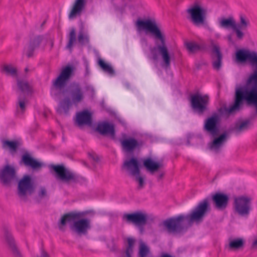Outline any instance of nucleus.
<instances>
[{
	"label": "nucleus",
	"instance_id": "nucleus-2",
	"mask_svg": "<svg viewBox=\"0 0 257 257\" xmlns=\"http://www.w3.org/2000/svg\"><path fill=\"white\" fill-rule=\"evenodd\" d=\"M210 210L208 199L205 198L198 203L191 213L168 218L163 221V225L169 233H180L187 228L186 224L191 226L193 222H202Z\"/></svg>",
	"mask_w": 257,
	"mask_h": 257
},
{
	"label": "nucleus",
	"instance_id": "nucleus-22",
	"mask_svg": "<svg viewBox=\"0 0 257 257\" xmlns=\"http://www.w3.org/2000/svg\"><path fill=\"white\" fill-rule=\"evenodd\" d=\"M17 93L22 94L23 96L29 95L32 92V86L25 79L17 78Z\"/></svg>",
	"mask_w": 257,
	"mask_h": 257
},
{
	"label": "nucleus",
	"instance_id": "nucleus-32",
	"mask_svg": "<svg viewBox=\"0 0 257 257\" xmlns=\"http://www.w3.org/2000/svg\"><path fill=\"white\" fill-rule=\"evenodd\" d=\"M244 241L243 239L238 238L233 239H229V243L226 248L229 250H237L243 248Z\"/></svg>",
	"mask_w": 257,
	"mask_h": 257
},
{
	"label": "nucleus",
	"instance_id": "nucleus-19",
	"mask_svg": "<svg viewBox=\"0 0 257 257\" xmlns=\"http://www.w3.org/2000/svg\"><path fill=\"white\" fill-rule=\"evenodd\" d=\"M96 131L103 136H109L111 139L115 138V131L113 124L103 121L98 123Z\"/></svg>",
	"mask_w": 257,
	"mask_h": 257
},
{
	"label": "nucleus",
	"instance_id": "nucleus-41",
	"mask_svg": "<svg viewBox=\"0 0 257 257\" xmlns=\"http://www.w3.org/2000/svg\"><path fill=\"white\" fill-rule=\"evenodd\" d=\"M132 176H134L135 177V180L139 183V189H142L144 187L145 185V181L144 178L140 176V175H133Z\"/></svg>",
	"mask_w": 257,
	"mask_h": 257
},
{
	"label": "nucleus",
	"instance_id": "nucleus-11",
	"mask_svg": "<svg viewBox=\"0 0 257 257\" xmlns=\"http://www.w3.org/2000/svg\"><path fill=\"white\" fill-rule=\"evenodd\" d=\"M220 121L219 115L216 113H213L205 120L203 126L204 131L212 137L219 136Z\"/></svg>",
	"mask_w": 257,
	"mask_h": 257
},
{
	"label": "nucleus",
	"instance_id": "nucleus-7",
	"mask_svg": "<svg viewBox=\"0 0 257 257\" xmlns=\"http://www.w3.org/2000/svg\"><path fill=\"white\" fill-rule=\"evenodd\" d=\"M75 67L73 65H67L62 67L60 74L52 82V86L56 90L64 89L74 76Z\"/></svg>",
	"mask_w": 257,
	"mask_h": 257
},
{
	"label": "nucleus",
	"instance_id": "nucleus-26",
	"mask_svg": "<svg viewBox=\"0 0 257 257\" xmlns=\"http://www.w3.org/2000/svg\"><path fill=\"white\" fill-rule=\"evenodd\" d=\"M143 165L148 171L153 174L163 167V163L162 161L155 162L151 158H148L144 160Z\"/></svg>",
	"mask_w": 257,
	"mask_h": 257
},
{
	"label": "nucleus",
	"instance_id": "nucleus-34",
	"mask_svg": "<svg viewBox=\"0 0 257 257\" xmlns=\"http://www.w3.org/2000/svg\"><path fill=\"white\" fill-rule=\"evenodd\" d=\"M250 122L249 120H245L240 123H237L232 129V131L238 135L247 130L249 127Z\"/></svg>",
	"mask_w": 257,
	"mask_h": 257
},
{
	"label": "nucleus",
	"instance_id": "nucleus-3",
	"mask_svg": "<svg viewBox=\"0 0 257 257\" xmlns=\"http://www.w3.org/2000/svg\"><path fill=\"white\" fill-rule=\"evenodd\" d=\"M136 25L139 31L145 30L147 33L150 32L155 40V46L150 48L152 59L155 61L158 60V52L162 56L165 67H169L171 58L166 44L165 35L159 28L155 21L138 20Z\"/></svg>",
	"mask_w": 257,
	"mask_h": 257
},
{
	"label": "nucleus",
	"instance_id": "nucleus-40",
	"mask_svg": "<svg viewBox=\"0 0 257 257\" xmlns=\"http://www.w3.org/2000/svg\"><path fill=\"white\" fill-rule=\"evenodd\" d=\"M78 41L81 45L88 44L89 42V37L87 35H84L82 32H80L78 34Z\"/></svg>",
	"mask_w": 257,
	"mask_h": 257
},
{
	"label": "nucleus",
	"instance_id": "nucleus-36",
	"mask_svg": "<svg viewBox=\"0 0 257 257\" xmlns=\"http://www.w3.org/2000/svg\"><path fill=\"white\" fill-rule=\"evenodd\" d=\"M236 25L234 18L232 17L227 19H222L219 22L220 27L225 29L231 28L233 30Z\"/></svg>",
	"mask_w": 257,
	"mask_h": 257
},
{
	"label": "nucleus",
	"instance_id": "nucleus-27",
	"mask_svg": "<svg viewBox=\"0 0 257 257\" xmlns=\"http://www.w3.org/2000/svg\"><path fill=\"white\" fill-rule=\"evenodd\" d=\"M86 0H75L72 9L69 15V19H72L76 15L80 16L84 9Z\"/></svg>",
	"mask_w": 257,
	"mask_h": 257
},
{
	"label": "nucleus",
	"instance_id": "nucleus-4",
	"mask_svg": "<svg viewBox=\"0 0 257 257\" xmlns=\"http://www.w3.org/2000/svg\"><path fill=\"white\" fill-rule=\"evenodd\" d=\"M88 213L87 211H73L64 214L58 222L59 229L64 231V226L68 223L73 233L79 236L86 235L91 228V220L84 218Z\"/></svg>",
	"mask_w": 257,
	"mask_h": 257
},
{
	"label": "nucleus",
	"instance_id": "nucleus-52",
	"mask_svg": "<svg viewBox=\"0 0 257 257\" xmlns=\"http://www.w3.org/2000/svg\"><path fill=\"white\" fill-rule=\"evenodd\" d=\"M83 164L85 166H87V164L85 163V162H84Z\"/></svg>",
	"mask_w": 257,
	"mask_h": 257
},
{
	"label": "nucleus",
	"instance_id": "nucleus-48",
	"mask_svg": "<svg viewBox=\"0 0 257 257\" xmlns=\"http://www.w3.org/2000/svg\"><path fill=\"white\" fill-rule=\"evenodd\" d=\"M191 139V135H188L187 136V144L188 145H189L190 144V140Z\"/></svg>",
	"mask_w": 257,
	"mask_h": 257
},
{
	"label": "nucleus",
	"instance_id": "nucleus-45",
	"mask_svg": "<svg viewBox=\"0 0 257 257\" xmlns=\"http://www.w3.org/2000/svg\"><path fill=\"white\" fill-rule=\"evenodd\" d=\"M37 257H50V255L46 251L43 249H42L40 255L38 256Z\"/></svg>",
	"mask_w": 257,
	"mask_h": 257
},
{
	"label": "nucleus",
	"instance_id": "nucleus-16",
	"mask_svg": "<svg viewBox=\"0 0 257 257\" xmlns=\"http://www.w3.org/2000/svg\"><path fill=\"white\" fill-rule=\"evenodd\" d=\"M75 124L79 127L84 125L91 126L92 123V114L87 109L76 113Z\"/></svg>",
	"mask_w": 257,
	"mask_h": 257
},
{
	"label": "nucleus",
	"instance_id": "nucleus-31",
	"mask_svg": "<svg viewBox=\"0 0 257 257\" xmlns=\"http://www.w3.org/2000/svg\"><path fill=\"white\" fill-rule=\"evenodd\" d=\"M2 148L4 149H9L11 153H15L19 146L20 143L17 141H9L5 139H1Z\"/></svg>",
	"mask_w": 257,
	"mask_h": 257
},
{
	"label": "nucleus",
	"instance_id": "nucleus-39",
	"mask_svg": "<svg viewBox=\"0 0 257 257\" xmlns=\"http://www.w3.org/2000/svg\"><path fill=\"white\" fill-rule=\"evenodd\" d=\"M240 24L237 25V27L242 30L245 29L249 24V20L243 15L239 16Z\"/></svg>",
	"mask_w": 257,
	"mask_h": 257
},
{
	"label": "nucleus",
	"instance_id": "nucleus-23",
	"mask_svg": "<svg viewBox=\"0 0 257 257\" xmlns=\"http://www.w3.org/2000/svg\"><path fill=\"white\" fill-rule=\"evenodd\" d=\"M24 164L26 167H30L34 170L38 169L41 168L42 166V164L34 158L27 152L25 153L22 156L21 160L20 162V164Z\"/></svg>",
	"mask_w": 257,
	"mask_h": 257
},
{
	"label": "nucleus",
	"instance_id": "nucleus-12",
	"mask_svg": "<svg viewBox=\"0 0 257 257\" xmlns=\"http://www.w3.org/2000/svg\"><path fill=\"white\" fill-rule=\"evenodd\" d=\"M122 138L119 140L123 151L126 153H132L136 149H140L144 145L142 141H138L136 139L129 137L126 138V135L121 134Z\"/></svg>",
	"mask_w": 257,
	"mask_h": 257
},
{
	"label": "nucleus",
	"instance_id": "nucleus-51",
	"mask_svg": "<svg viewBox=\"0 0 257 257\" xmlns=\"http://www.w3.org/2000/svg\"><path fill=\"white\" fill-rule=\"evenodd\" d=\"M29 71V69L28 67H26L25 69V72H27L28 71Z\"/></svg>",
	"mask_w": 257,
	"mask_h": 257
},
{
	"label": "nucleus",
	"instance_id": "nucleus-30",
	"mask_svg": "<svg viewBox=\"0 0 257 257\" xmlns=\"http://www.w3.org/2000/svg\"><path fill=\"white\" fill-rule=\"evenodd\" d=\"M43 40V36L39 35L30 41L26 52V55L28 58L32 57L33 56L35 50L39 48Z\"/></svg>",
	"mask_w": 257,
	"mask_h": 257
},
{
	"label": "nucleus",
	"instance_id": "nucleus-5",
	"mask_svg": "<svg viewBox=\"0 0 257 257\" xmlns=\"http://www.w3.org/2000/svg\"><path fill=\"white\" fill-rule=\"evenodd\" d=\"M49 168L51 173L54 172L57 180L66 184L70 183L82 184L86 182V179L78 174L70 171L63 165H50Z\"/></svg>",
	"mask_w": 257,
	"mask_h": 257
},
{
	"label": "nucleus",
	"instance_id": "nucleus-33",
	"mask_svg": "<svg viewBox=\"0 0 257 257\" xmlns=\"http://www.w3.org/2000/svg\"><path fill=\"white\" fill-rule=\"evenodd\" d=\"M185 45L188 51L192 53H194L199 51H206L207 49L205 44L199 45L195 42H186Z\"/></svg>",
	"mask_w": 257,
	"mask_h": 257
},
{
	"label": "nucleus",
	"instance_id": "nucleus-35",
	"mask_svg": "<svg viewBox=\"0 0 257 257\" xmlns=\"http://www.w3.org/2000/svg\"><path fill=\"white\" fill-rule=\"evenodd\" d=\"M1 72L5 73L7 76L17 78L18 77L17 69L11 65H4L1 67Z\"/></svg>",
	"mask_w": 257,
	"mask_h": 257
},
{
	"label": "nucleus",
	"instance_id": "nucleus-44",
	"mask_svg": "<svg viewBox=\"0 0 257 257\" xmlns=\"http://www.w3.org/2000/svg\"><path fill=\"white\" fill-rule=\"evenodd\" d=\"M89 157L92 159L94 162H98L99 161V158L98 156L94 153H89Z\"/></svg>",
	"mask_w": 257,
	"mask_h": 257
},
{
	"label": "nucleus",
	"instance_id": "nucleus-14",
	"mask_svg": "<svg viewBox=\"0 0 257 257\" xmlns=\"http://www.w3.org/2000/svg\"><path fill=\"white\" fill-rule=\"evenodd\" d=\"M147 215L141 211L124 214L122 216V219L127 223H133L138 226L145 225L147 223Z\"/></svg>",
	"mask_w": 257,
	"mask_h": 257
},
{
	"label": "nucleus",
	"instance_id": "nucleus-20",
	"mask_svg": "<svg viewBox=\"0 0 257 257\" xmlns=\"http://www.w3.org/2000/svg\"><path fill=\"white\" fill-rule=\"evenodd\" d=\"M212 200L216 209L223 210L227 206L229 197L225 194L218 192L212 195Z\"/></svg>",
	"mask_w": 257,
	"mask_h": 257
},
{
	"label": "nucleus",
	"instance_id": "nucleus-28",
	"mask_svg": "<svg viewBox=\"0 0 257 257\" xmlns=\"http://www.w3.org/2000/svg\"><path fill=\"white\" fill-rule=\"evenodd\" d=\"M73 104L72 101L70 98L66 97L60 101L57 108V112L60 114H64L68 115L69 109Z\"/></svg>",
	"mask_w": 257,
	"mask_h": 257
},
{
	"label": "nucleus",
	"instance_id": "nucleus-17",
	"mask_svg": "<svg viewBox=\"0 0 257 257\" xmlns=\"http://www.w3.org/2000/svg\"><path fill=\"white\" fill-rule=\"evenodd\" d=\"M16 177V172L15 168L7 165L0 171V180L4 185H8L15 180Z\"/></svg>",
	"mask_w": 257,
	"mask_h": 257
},
{
	"label": "nucleus",
	"instance_id": "nucleus-46",
	"mask_svg": "<svg viewBox=\"0 0 257 257\" xmlns=\"http://www.w3.org/2000/svg\"><path fill=\"white\" fill-rule=\"evenodd\" d=\"M251 247L253 248H257V239L253 241Z\"/></svg>",
	"mask_w": 257,
	"mask_h": 257
},
{
	"label": "nucleus",
	"instance_id": "nucleus-13",
	"mask_svg": "<svg viewBox=\"0 0 257 257\" xmlns=\"http://www.w3.org/2000/svg\"><path fill=\"white\" fill-rule=\"evenodd\" d=\"M68 91L69 97L72 101L73 104L77 105L82 102L85 97L84 92L82 85L77 82H73L70 83Z\"/></svg>",
	"mask_w": 257,
	"mask_h": 257
},
{
	"label": "nucleus",
	"instance_id": "nucleus-25",
	"mask_svg": "<svg viewBox=\"0 0 257 257\" xmlns=\"http://www.w3.org/2000/svg\"><path fill=\"white\" fill-rule=\"evenodd\" d=\"M210 47H211V51L213 54H215L217 59L213 62V67L214 69L216 70L220 69L221 66V62L222 59V55L220 50V48L218 45L215 44L213 40L210 41Z\"/></svg>",
	"mask_w": 257,
	"mask_h": 257
},
{
	"label": "nucleus",
	"instance_id": "nucleus-53",
	"mask_svg": "<svg viewBox=\"0 0 257 257\" xmlns=\"http://www.w3.org/2000/svg\"><path fill=\"white\" fill-rule=\"evenodd\" d=\"M45 22L44 21V22L42 24L41 26H43V25L45 24Z\"/></svg>",
	"mask_w": 257,
	"mask_h": 257
},
{
	"label": "nucleus",
	"instance_id": "nucleus-49",
	"mask_svg": "<svg viewBox=\"0 0 257 257\" xmlns=\"http://www.w3.org/2000/svg\"><path fill=\"white\" fill-rule=\"evenodd\" d=\"M164 175V173H161V174L158 176V180H160V179H161L163 177Z\"/></svg>",
	"mask_w": 257,
	"mask_h": 257
},
{
	"label": "nucleus",
	"instance_id": "nucleus-50",
	"mask_svg": "<svg viewBox=\"0 0 257 257\" xmlns=\"http://www.w3.org/2000/svg\"><path fill=\"white\" fill-rule=\"evenodd\" d=\"M54 43L52 40H51V47L52 48L53 47Z\"/></svg>",
	"mask_w": 257,
	"mask_h": 257
},
{
	"label": "nucleus",
	"instance_id": "nucleus-8",
	"mask_svg": "<svg viewBox=\"0 0 257 257\" xmlns=\"http://www.w3.org/2000/svg\"><path fill=\"white\" fill-rule=\"evenodd\" d=\"M251 200L250 197L244 196L235 197L233 204L234 213L247 217L251 210Z\"/></svg>",
	"mask_w": 257,
	"mask_h": 257
},
{
	"label": "nucleus",
	"instance_id": "nucleus-10",
	"mask_svg": "<svg viewBox=\"0 0 257 257\" xmlns=\"http://www.w3.org/2000/svg\"><path fill=\"white\" fill-rule=\"evenodd\" d=\"M35 187L31 177L25 175L19 182L18 195L22 199H27L28 196H31L35 191Z\"/></svg>",
	"mask_w": 257,
	"mask_h": 257
},
{
	"label": "nucleus",
	"instance_id": "nucleus-47",
	"mask_svg": "<svg viewBox=\"0 0 257 257\" xmlns=\"http://www.w3.org/2000/svg\"><path fill=\"white\" fill-rule=\"evenodd\" d=\"M160 257H175V256H172L168 253H164L161 254Z\"/></svg>",
	"mask_w": 257,
	"mask_h": 257
},
{
	"label": "nucleus",
	"instance_id": "nucleus-24",
	"mask_svg": "<svg viewBox=\"0 0 257 257\" xmlns=\"http://www.w3.org/2000/svg\"><path fill=\"white\" fill-rule=\"evenodd\" d=\"M227 136V133L224 132L219 136L214 137V139L210 145V149L216 153H219L226 142Z\"/></svg>",
	"mask_w": 257,
	"mask_h": 257
},
{
	"label": "nucleus",
	"instance_id": "nucleus-6",
	"mask_svg": "<svg viewBox=\"0 0 257 257\" xmlns=\"http://www.w3.org/2000/svg\"><path fill=\"white\" fill-rule=\"evenodd\" d=\"M186 12L189 15L190 22L194 26L200 27L206 24L207 9L199 2H194Z\"/></svg>",
	"mask_w": 257,
	"mask_h": 257
},
{
	"label": "nucleus",
	"instance_id": "nucleus-42",
	"mask_svg": "<svg viewBox=\"0 0 257 257\" xmlns=\"http://www.w3.org/2000/svg\"><path fill=\"white\" fill-rule=\"evenodd\" d=\"M241 29L237 27V25L235 28L233 29V31L235 32L236 37L239 40L242 39L244 36V33L240 30Z\"/></svg>",
	"mask_w": 257,
	"mask_h": 257
},
{
	"label": "nucleus",
	"instance_id": "nucleus-15",
	"mask_svg": "<svg viewBox=\"0 0 257 257\" xmlns=\"http://www.w3.org/2000/svg\"><path fill=\"white\" fill-rule=\"evenodd\" d=\"M128 245L125 251L126 257H132L135 240L131 237L127 239ZM150 253V249L144 243L141 242L139 246L138 257H146Z\"/></svg>",
	"mask_w": 257,
	"mask_h": 257
},
{
	"label": "nucleus",
	"instance_id": "nucleus-1",
	"mask_svg": "<svg viewBox=\"0 0 257 257\" xmlns=\"http://www.w3.org/2000/svg\"><path fill=\"white\" fill-rule=\"evenodd\" d=\"M235 55L237 63H243L248 61L252 66H255L256 68L250 75L244 85L236 88L234 103L226 110L229 113L238 111L245 101L248 105L255 106L257 114V54L240 49L236 51Z\"/></svg>",
	"mask_w": 257,
	"mask_h": 257
},
{
	"label": "nucleus",
	"instance_id": "nucleus-29",
	"mask_svg": "<svg viewBox=\"0 0 257 257\" xmlns=\"http://www.w3.org/2000/svg\"><path fill=\"white\" fill-rule=\"evenodd\" d=\"M27 102V100L26 96H23L22 94H19L16 102V115L17 116H21L25 113Z\"/></svg>",
	"mask_w": 257,
	"mask_h": 257
},
{
	"label": "nucleus",
	"instance_id": "nucleus-37",
	"mask_svg": "<svg viewBox=\"0 0 257 257\" xmlns=\"http://www.w3.org/2000/svg\"><path fill=\"white\" fill-rule=\"evenodd\" d=\"M98 64L104 72L110 75L114 74L115 72L112 67L110 65L106 63L102 59L100 58L98 59Z\"/></svg>",
	"mask_w": 257,
	"mask_h": 257
},
{
	"label": "nucleus",
	"instance_id": "nucleus-43",
	"mask_svg": "<svg viewBox=\"0 0 257 257\" xmlns=\"http://www.w3.org/2000/svg\"><path fill=\"white\" fill-rule=\"evenodd\" d=\"M38 196L40 198H43L47 196V191L44 187H41L38 192Z\"/></svg>",
	"mask_w": 257,
	"mask_h": 257
},
{
	"label": "nucleus",
	"instance_id": "nucleus-18",
	"mask_svg": "<svg viewBox=\"0 0 257 257\" xmlns=\"http://www.w3.org/2000/svg\"><path fill=\"white\" fill-rule=\"evenodd\" d=\"M121 169L125 170L131 176L140 175L141 173L139 162L138 159L134 157L125 160L123 163Z\"/></svg>",
	"mask_w": 257,
	"mask_h": 257
},
{
	"label": "nucleus",
	"instance_id": "nucleus-38",
	"mask_svg": "<svg viewBox=\"0 0 257 257\" xmlns=\"http://www.w3.org/2000/svg\"><path fill=\"white\" fill-rule=\"evenodd\" d=\"M76 41V33L74 28H72L69 33V41L66 45V48L71 52L74 43Z\"/></svg>",
	"mask_w": 257,
	"mask_h": 257
},
{
	"label": "nucleus",
	"instance_id": "nucleus-9",
	"mask_svg": "<svg viewBox=\"0 0 257 257\" xmlns=\"http://www.w3.org/2000/svg\"><path fill=\"white\" fill-rule=\"evenodd\" d=\"M209 98L207 95H202L199 93L190 96L191 107L199 115H202L207 109Z\"/></svg>",
	"mask_w": 257,
	"mask_h": 257
},
{
	"label": "nucleus",
	"instance_id": "nucleus-21",
	"mask_svg": "<svg viewBox=\"0 0 257 257\" xmlns=\"http://www.w3.org/2000/svg\"><path fill=\"white\" fill-rule=\"evenodd\" d=\"M4 233L6 241L14 257H23L18 249L11 231L8 227H4Z\"/></svg>",
	"mask_w": 257,
	"mask_h": 257
}]
</instances>
